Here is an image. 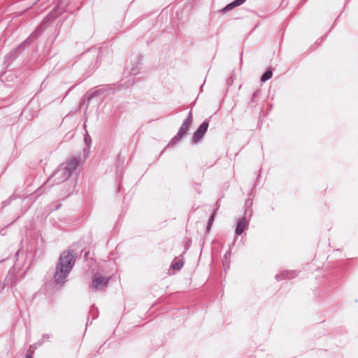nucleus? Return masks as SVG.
I'll use <instances>...</instances> for the list:
<instances>
[{"label": "nucleus", "mask_w": 358, "mask_h": 358, "mask_svg": "<svg viewBox=\"0 0 358 358\" xmlns=\"http://www.w3.org/2000/svg\"><path fill=\"white\" fill-rule=\"evenodd\" d=\"M247 226V220L245 217H242L238 220L236 229V234L237 235L241 234Z\"/></svg>", "instance_id": "obj_5"}, {"label": "nucleus", "mask_w": 358, "mask_h": 358, "mask_svg": "<svg viewBox=\"0 0 358 358\" xmlns=\"http://www.w3.org/2000/svg\"><path fill=\"white\" fill-rule=\"evenodd\" d=\"M245 0H235L234 2L228 4L225 8L224 10H232L236 6H240L245 2Z\"/></svg>", "instance_id": "obj_7"}, {"label": "nucleus", "mask_w": 358, "mask_h": 358, "mask_svg": "<svg viewBox=\"0 0 358 358\" xmlns=\"http://www.w3.org/2000/svg\"><path fill=\"white\" fill-rule=\"evenodd\" d=\"M281 275H283L286 278H292L293 275V273L291 271H285L281 273Z\"/></svg>", "instance_id": "obj_11"}, {"label": "nucleus", "mask_w": 358, "mask_h": 358, "mask_svg": "<svg viewBox=\"0 0 358 358\" xmlns=\"http://www.w3.org/2000/svg\"><path fill=\"white\" fill-rule=\"evenodd\" d=\"M108 278H104L100 275H95L92 281V287L97 289H101L107 285Z\"/></svg>", "instance_id": "obj_2"}, {"label": "nucleus", "mask_w": 358, "mask_h": 358, "mask_svg": "<svg viewBox=\"0 0 358 358\" xmlns=\"http://www.w3.org/2000/svg\"><path fill=\"white\" fill-rule=\"evenodd\" d=\"M27 358H31V356H27Z\"/></svg>", "instance_id": "obj_12"}, {"label": "nucleus", "mask_w": 358, "mask_h": 358, "mask_svg": "<svg viewBox=\"0 0 358 358\" xmlns=\"http://www.w3.org/2000/svg\"><path fill=\"white\" fill-rule=\"evenodd\" d=\"M208 127V122H203L194 133L193 141L197 143L206 132Z\"/></svg>", "instance_id": "obj_4"}, {"label": "nucleus", "mask_w": 358, "mask_h": 358, "mask_svg": "<svg viewBox=\"0 0 358 358\" xmlns=\"http://www.w3.org/2000/svg\"><path fill=\"white\" fill-rule=\"evenodd\" d=\"M75 262L73 255L69 251L64 252L59 259V265L57 266V271L55 279L58 282H62L66 275L69 273Z\"/></svg>", "instance_id": "obj_1"}, {"label": "nucleus", "mask_w": 358, "mask_h": 358, "mask_svg": "<svg viewBox=\"0 0 358 358\" xmlns=\"http://www.w3.org/2000/svg\"><path fill=\"white\" fill-rule=\"evenodd\" d=\"M192 123V120L190 117L187 118L182 123L180 129L178 133V135L175 137L177 138V140L180 139L182 136H184L187 132L188 131L190 124Z\"/></svg>", "instance_id": "obj_3"}, {"label": "nucleus", "mask_w": 358, "mask_h": 358, "mask_svg": "<svg viewBox=\"0 0 358 358\" xmlns=\"http://www.w3.org/2000/svg\"><path fill=\"white\" fill-rule=\"evenodd\" d=\"M183 266V262L181 259H178L172 264V268L175 270H180Z\"/></svg>", "instance_id": "obj_9"}, {"label": "nucleus", "mask_w": 358, "mask_h": 358, "mask_svg": "<svg viewBox=\"0 0 358 358\" xmlns=\"http://www.w3.org/2000/svg\"><path fill=\"white\" fill-rule=\"evenodd\" d=\"M78 166V161L76 159H71L69 160V162L66 164V169L67 170L68 174L69 175L70 173L75 170L77 166Z\"/></svg>", "instance_id": "obj_6"}, {"label": "nucleus", "mask_w": 358, "mask_h": 358, "mask_svg": "<svg viewBox=\"0 0 358 358\" xmlns=\"http://www.w3.org/2000/svg\"><path fill=\"white\" fill-rule=\"evenodd\" d=\"M214 215H215V213H213L211 215V216H210V219L208 220V226H207V231L210 230V227H211V226L213 224V222L214 221Z\"/></svg>", "instance_id": "obj_10"}, {"label": "nucleus", "mask_w": 358, "mask_h": 358, "mask_svg": "<svg viewBox=\"0 0 358 358\" xmlns=\"http://www.w3.org/2000/svg\"><path fill=\"white\" fill-rule=\"evenodd\" d=\"M272 71L271 69H268L262 76L261 81L265 82L270 79L272 77Z\"/></svg>", "instance_id": "obj_8"}]
</instances>
